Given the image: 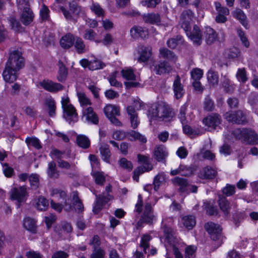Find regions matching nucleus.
<instances>
[{"mask_svg":"<svg viewBox=\"0 0 258 258\" xmlns=\"http://www.w3.org/2000/svg\"><path fill=\"white\" fill-rule=\"evenodd\" d=\"M217 174L216 171L210 166H207L201 169L198 176L201 179H213L215 177Z\"/></svg>","mask_w":258,"mask_h":258,"instance_id":"obj_24","label":"nucleus"},{"mask_svg":"<svg viewBox=\"0 0 258 258\" xmlns=\"http://www.w3.org/2000/svg\"><path fill=\"white\" fill-rule=\"evenodd\" d=\"M46 172L48 176L51 178L57 179L59 176L56 163L53 161L48 163Z\"/></svg>","mask_w":258,"mask_h":258,"instance_id":"obj_32","label":"nucleus"},{"mask_svg":"<svg viewBox=\"0 0 258 258\" xmlns=\"http://www.w3.org/2000/svg\"><path fill=\"white\" fill-rule=\"evenodd\" d=\"M232 134L236 140H240L243 143L249 145L258 143V135L251 128H237L233 130Z\"/></svg>","mask_w":258,"mask_h":258,"instance_id":"obj_2","label":"nucleus"},{"mask_svg":"<svg viewBox=\"0 0 258 258\" xmlns=\"http://www.w3.org/2000/svg\"><path fill=\"white\" fill-rule=\"evenodd\" d=\"M215 103L209 96H207L204 101V109L207 111H212L214 109Z\"/></svg>","mask_w":258,"mask_h":258,"instance_id":"obj_55","label":"nucleus"},{"mask_svg":"<svg viewBox=\"0 0 258 258\" xmlns=\"http://www.w3.org/2000/svg\"><path fill=\"white\" fill-rule=\"evenodd\" d=\"M186 35L197 45H200L202 43V35L200 28L196 25H195L192 29L190 26L187 30H184Z\"/></svg>","mask_w":258,"mask_h":258,"instance_id":"obj_10","label":"nucleus"},{"mask_svg":"<svg viewBox=\"0 0 258 258\" xmlns=\"http://www.w3.org/2000/svg\"><path fill=\"white\" fill-rule=\"evenodd\" d=\"M119 163L120 166L124 169H125L128 171H131L133 169V165L131 161H128L125 158H121Z\"/></svg>","mask_w":258,"mask_h":258,"instance_id":"obj_64","label":"nucleus"},{"mask_svg":"<svg viewBox=\"0 0 258 258\" xmlns=\"http://www.w3.org/2000/svg\"><path fill=\"white\" fill-rule=\"evenodd\" d=\"M204 206L208 215L212 216L217 214L218 211L216 207H214L210 202L204 203Z\"/></svg>","mask_w":258,"mask_h":258,"instance_id":"obj_62","label":"nucleus"},{"mask_svg":"<svg viewBox=\"0 0 258 258\" xmlns=\"http://www.w3.org/2000/svg\"><path fill=\"white\" fill-rule=\"evenodd\" d=\"M39 85L44 90L51 93H56L63 89L61 84L49 80H43L39 83Z\"/></svg>","mask_w":258,"mask_h":258,"instance_id":"obj_14","label":"nucleus"},{"mask_svg":"<svg viewBox=\"0 0 258 258\" xmlns=\"http://www.w3.org/2000/svg\"><path fill=\"white\" fill-rule=\"evenodd\" d=\"M99 151L102 160L106 163H110L111 152L109 150V146L105 143L100 144Z\"/></svg>","mask_w":258,"mask_h":258,"instance_id":"obj_31","label":"nucleus"},{"mask_svg":"<svg viewBox=\"0 0 258 258\" xmlns=\"http://www.w3.org/2000/svg\"><path fill=\"white\" fill-rule=\"evenodd\" d=\"M174 113L167 105H159L155 109H153L151 115V119L158 121H168L173 116Z\"/></svg>","mask_w":258,"mask_h":258,"instance_id":"obj_4","label":"nucleus"},{"mask_svg":"<svg viewBox=\"0 0 258 258\" xmlns=\"http://www.w3.org/2000/svg\"><path fill=\"white\" fill-rule=\"evenodd\" d=\"M73 204L72 210L74 209L76 212L80 213H82L84 210V206L82 202L80 200L77 192H74L73 196Z\"/></svg>","mask_w":258,"mask_h":258,"instance_id":"obj_33","label":"nucleus"},{"mask_svg":"<svg viewBox=\"0 0 258 258\" xmlns=\"http://www.w3.org/2000/svg\"><path fill=\"white\" fill-rule=\"evenodd\" d=\"M224 116L227 121L233 123L244 124L247 122L245 114L241 110L227 112Z\"/></svg>","mask_w":258,"mask_h":258,"instance_id":"obj_8","label":"nucleus"},{"mask_svg":"<svg viewBox=\"0 0 258 258\" xmlns=\"http://www.w3.org/2000/svg\"><path fill=\"white\" fill-rule=\"evenodd\" d=\"M10 194L11 198L19 203L25 200V197L27 195L26 188L24 186L13 188Z\"/></svg>","mask_w":258,"mask_h":258,"instance_id":"obj_16","label":"nucleus"},{"mask_svg":"<svg viewBox=\"0 0 258 258\" xmlns=\"http://www.w3.org/2000/svg\"><path fill=\"white\" fill-rule=\"evenodd\" d=\"M234 17L238 19L241 24L245 28H247V22L246 21V16L244 14L243 11L241 9H237L234 12Z\"/></svg>","mask_w":258,"mask_h":258,"instance_id":"obj_44","label":"nucleus"},{"mask_svg":"<svg viewBox=\"0 0 258 258\" xmlns=\"http://www.w3.org/2000/svg\"><path fill=\"white\" fill-rule=\"evenodd\" d=\"M174 184L180 186L179 190L181 192H183L185 190L186 187L188 184V182L185 178L179 177H175L173 180Z\"/></svg>","mask_w":258,"mask_h":258,"instance_id":"obj_47","label":"nucleus"},{"mask_svg":"<svg viewBox=\"0 0 258 258\" xmlns=\"http://www.w3.org/2000/svg\"><path fill=\"white\" fill-rule=\"evenodd\" d=\"M49 10L48 8L45 5L42 4L40 9V15L42 20H47L49 17Z\"/></svg>","mask_w":258,"mask_h":258,"instance_id":"obj_63","label":"nucleus"},{"mask_svg":"<svg viewBox=\"0 0 258 258\" xmlns=\"http://www.w3.org/2000/svg\"><path fill=\"white\" fill-rule=\"evenodd\" d=\"M160 57L167 59L170 61H176L177 57L173 52L166 48H161L159 49Z\"/></svg>","mask_w":258,"mask_h":258,"instance_id":"obj_35","label":"nucleus"},{"mask_svg":"<svg viewBox=\"0 0 258 258\" xmlns=\"http://www.w3.org/2000/svg\"><path fill=\"white\" fill-rule=\"evenodd\" d=\"M207 79L211 86L214 87L218 85L219 77L217 72L209 70L207 73Z\"/></svg>","mask_w":258,"mask_h":258,"instance_id":"obj_43","label":"nucleus"},{"mask_svg":"<svg viewBox=\"0 0 258 258\" xmlns=\"http://www.w3.org/2000/svg\"><path fill=\"white\" fill-rule=\"evenodd\" d=\"M162 228L166 238L169 241H172L174 239L173 230L171 227L164 224V221L162 222Z\"/></svg>","mask_w":258,"mask_h":258,"instance_id":"obj_56","label":"nucleus"},{"mask_svg":"<svg viewBox=\"0 0 258 258\" xmlns=\"http://www.w3.org/2000/svg\"><path fill=\"white\" fill-rule=\"evenodd\" d=\"M194 17V13L191 10H186L182 12L180 17L179 24L183 30L189 28Z\"/></svg>","mask_w":258,"mask_h":258,"instance_id":"obj_13","label":"nucleus"},{"mask_svg":"<svg viewBox=\"0 0 258 258\" xmlns=\"http://www.w3.org/2000/svg\"><path fill=\"white\" fill-rule=\"evenodd\" d=\"M222 119L221 116L216 113H212L208 115L203 119V123L211 128V130H215L216 127L221 124Z\"/></svg>","mask_w":258,"mask_h":258,"instance_id":"obj_11","label":"nucleus"},{"mask_svg":"<svg viewBox=\"0 0 258 258\" xmlns=\"http://www.w3.org/2000/svg\"><path fill=\"white\" fill-rule=\"evenodd\" d=\"M90 9L97 16L101 17L104 16V10L98 4L93 3L90 7Z\"/></svg>","mask_w":258,"mask_h":258,"instance_id":"obj_61","label":"nucleus"},{"mask_svg":"<svg viewBox=\"0 0 258 258\" xmlns=\"http://www.w3.org/2000/svg\"><path fill=\"white\" fill-rule=\"evenodd\" d=\"M151 237L148 234H145L142 237L140 246L143 248L145 253H147L146 250L149 247V241Z\"/></svg>","mask_w":258,"mask_h":258,"instance_id":"obj_60","label":"nucleus"},{"mask_svg":"<svg viewBox=\"0 0 258 258\" xmlns=\"http://www.w3.org/2000/svg\"><path fill=\"white\" fill-rule=\"evenodd\" d=\"M168 153L166 147L162 145L156 146L154 150L153 157L160 162H165Z\"/></svg>","mask_w":258,"mask_h":258,"instance_id":"obj_18","label":"nucleus"},{"mask_svg":"<svg viewBox=\"0 0 258 258\" xmlns=\"http://www.w3.org/2000/svg\"><path fill=\"white\" fill-rule=\"evenodd\" d=\"M151 69L157 75L168 73L172 70L171 67L166 61L154 62L151 66Z\"/></svg>","mask_w":258,"mask_h":258,"instance_id":"obj_17","label":"nucleus"},{"mask_svg":"<svg viewBox=\"0 0 258 258\" xmlns=\"http://www.w3.org/2000/svg\"><path fill=\"white\" fill-rule=\"evenodd\" d=\"M39 175L36 173L29 176V180L32 189H36L39 186Z\"/></svg>","mask_w":258,"mask_h":258,"instance_id":"obj_53","label":"nucleus"},{"mask_svg":"<svg viewBox=\"0 0 258 258\" xmlns=\"http://www.w3.org/2000/svg\"><path fill=\"white\" fill-rule=\"evenodd\" d=\"M138 51L140 54V56L138 58V61L146 62L151 56L152 47L150 46H140Z\"/></svg>","mask_w":258,"mask_h":258,"instance_id":"obj_20","label":"nucleus"},{"mask_svg":"<svg viewBox=\"0 0 258 258\" xmlns=\"http://www.w3.org/2000/svg\"><path fill=\"white\" fill-rule=\"evenodd\" d=\"M69 8L70 11H68L63 7H60V10L67 20L75 23L77 20L75 18V15H78L80 11V8L74 2L69 3Z\"/></svg>","mask_w":258,"mask_h":258,"instance_id":"obj_9","label":"nucleus"},{"mask_svg":"<svg viewBox=\"0 0 258 258\" xmlns=\"http://www.w3.org/2000/svg\"><path fill=\"white\" fill-rule=\"evenodd\" d=\"M58 73L57 80L58 81L62 82L64 81L67 77L68 72V69L61 60L58 61Z\"/></svg>","mask_w":258,"mask_h":258,"instance_id":"obj_38","label":"nucleus"},{"mask_svg":"<svg viewBox=\"0 0 258 258\" xmlns=\"http://www.w3.org/2000/svg\"><path fill=\"white\" fill-rule=\"evenodd\" d=\"M34 15L29 8H24L20 16V20L25 26L30 24L34 19Z\"/></svg>","mask_w":258,"mask_h":258,"instance_id":"obj_23","label":"nucleus"},{"mask_svg":"<svg viewBox=\"0 0 258 258\" xmlns=\"http://www.w3.org/2000/svg\"><path fill=\"white\" fill-rule=\"evenodd\" d=\"M182 221L184 226L188 229H192L196 225V220L192 216H186L182 218Z\"/></svg>","mask_w":258,"mask_h":258,"instance_id":"obj_48","label":"nucleus"},{"mask_svg":"<svg viewBox=\"0 0 258 258\" xmlns=\"http://www.w3.org/2000/svg\"><path fill=\"white\" fill-rule=\"evenodd\" d=\"M143 20L146 23L153 24L160 22V17L158 14L148 13L143 15Z\"/></svg>","mask_w":258,"mask_h":258,"instance_id":"obj_39","label":"nucleus"},{"mask_svg":"<svg viewBox=\"0 0 258 258\" xmlns=\"http://www.w3.org/2000/svg\"><path fill=\"white\" fill-rule=\"evenodd\" d=\"M183 42L182 37L180 35H177L174 38L169 39L167 42V45L169 48L174 49L178 45L182 44Z\"/></svg>","mask_w":258,"mask_h":258,"instance_id":"obj_46","label":"nucleus"},{"mask_svg":"<svg viewBox=\"0 0 258 258\" xmlns=\"http://www.w3.org/2000/svg\"><path fill=\"white\" fill-rule=\"evenodd\" d=\"M44 105L47 108L48 115L53 117L56 114V103L55 100L51 97L46 98L44 100Z\"/></svg>","mask_w":258,"mask_h":258,"instance_id":"obj_29","label":"nucleus"},{"mask_svg":"<svg viewBox=\"0 0 258 258\" xmlns=\"http://www.w3.org/2000/svg\"><path fill=\"white\" fill-rule=\"evenodd\" d=\"M221 85L226 93H232L234 90V85L231 83L229 79L225 76L224 77L221 82Z\"/></svg>","mask_w":258,"mask_h":258,"instance_id":"obj_49","label":"nucleus"},{"mask_svg":"<svg viewBox=\"0 0 258 258\" xmlns=\"http://www.w3.org/2000/svg\"><path fill=\"white\" fill-rule=\"evenodd\" d=\"M127 135L132 138H130V140L131 141L139 140L142 143H146L147 142V139L144 136L136 131H132L127 133Z\"/></svg>","mask_w":258,"mask_h":258,"instance_id":"obj_54","label":"nucleus"},{"mask_svg":"<svg viewBox=\"0 0 258 258\" xmlns=\"http://www.w3.org/2000/svg\"><path fill=\"white\" fill-rule=\"evenodd\" d=\"M77 96L80 102V104L83 110L87 107H89L91 105L90 100L87 97L86 94L83 92H78Z\"/></svg>","mask_w":258,"mask_h":258,"instance_id":"obj_42","label":"nucleus"},{"mask_svg":"<svg viewBox=\"0 0 258 258\" xmlns=\"http://www.w3.org/2000/svg\"><path fill=\"white\" fill-rule=\"evenodd\" d=\"M76 51L79 54L85 53L89 50L83 40L80 37L76 36L74 43Z\"/></svg>","mask_w":258,"mask_h":258,"instance_id":"obj_28","label":"nucleus"},{"mask_svg":"<svg viewBox=\"0 0 258 258\" xmlns=\"http://www.w3.org/2000/svg\"><path fill=\"white\" fill-rule=\"evenodd\" d=\"M206 41L208 44L213 43L217 38L216 31L211 27H206L205 31Z\"/></svg>","mask_w":258,"mask_h":258,"instance_id":"obj_36","label":"nucleus"},{"mask_svg":"<svg viewBox=\"0 0 258 258\" xmlns=\"http://www.w3.org/2000/svg\"><path fill=\"white\" fill-rule=\"evenodd\" d=\"M94 194L95 195L96 200L93 211L95 214H97L108 202L113 199V197L110 194L105 193L97 195L95 192H94Z\"/></svg>","mask_w":258,"mask_h":258,"instance_id":"obj_7","label":"nucleus"},{"mask_svg":"<svg viewBox=\"0 0 258 258\" xmlns=\"http://www.w3.org/2000/svg\"><path fill=\"white\" fill-rule=\"evenodd\" d=\"M173 90L174 97L179 99L182 97L184 94L183 86L181 83V79L178 75H176L173 83Z\"/></svg>","mask_w":258,"mask_h":258,"instance_id":"obj_19","label":"nucleus"},{"mask_svg":"<svg viewBox=\"0 0 258 258\" xmlns=\"http://www.w3.org/2000/svg\"><path fill=\"white\" fill-rule=\"evenodd\" d=\"M24 227L28 231L32 233H35L36 232V221L30 218H26L23 220Z\"/></svg>","mask_w":258,"mask_h":258,"instance_id":"obj_41","label":"nucleus"},{"mask_svg":"<svg viewBox=\"0 0 258 258\" xmlns=\"http://www.w3.org/2000/svg\"><path fill=\"white\" fill-rule=\"evenodd\" d=\"M205 228L210 235L211 238L216 242L217 246H220L223 243L224 239L222 235V228L221 226L211 222L205 224Z\"/></svg>","mask_w":258,"mask_h":258,"instance_id":"obj_6","label":"nucleus"},{"mask_svg":"<svg viewBox=\"0 0 258 258\" xmlns=\"http://www.w3.org/2000/svg\"><path fill=\"white\" fill-rule=\"evenodd\" d=\"M153 169V165L149 160L145 164L139 166L134 171L133 179L136 181H138L139 179V176L140 174L144 173L145 172L151 171Z\"/></svg>","mask_w":258,"mask_h":258,"instance_id":"obj_21","label":"nucleus"},{"mask_svg":"<svg viewBox=\"0 0 258 258\" xmlns=\"http://www.w3.org/2000/svg\"><path fill=\"white\" fill-rule=\"evenodd\" d=\"M61 103L63 109V117L69 124H74L78 120V114L75 107L70 103L68 96L61 97Z\"/></svg>","mask_w":258,"mask_h":258,"instance_id":"obj_3","label":"nucleus"},{"mask_svg":"<svg viewBox=\"0 0 258 258\" xmlns=\"http://www.w3.org/2000/svg\"><path fill=\"white\" fill-rule=\"evenodd\" d=\"M19 71L6 65L3 73V77L5 82L12 83L18 78Z\"/></svg>","mask_w":258,"mask_h":258,"instance_id":"obj_15","label":"nucleus"},{"mask_svg":"<svg viewBox=\"0 0 258 258\" xmlns=\"http://www.w3.org/2000/svg\"><path fill=\"white\" fill-rule=\"evenodd\" d=\"M197 247L189 245L185 249V258H195Z\"/></svg>","mask_w":258,"mask_h":258,"instance_id":"obj_57","label":"nucleus"},{"mask_svg":"<svg viewBox=\"0 0 258 258\" xmlns=\"http://www.w3.org/2000/svg\"><path fill=\"white\" fill-rule=\"evenodd\" d=\"M135 213L140 215V219L136 224V228L140 229L143 227L144 224L151 225L155 219L154 214V209L149 203H146L143 205L142 196L139 195L137 203L135 205Z\"/></svg>","mask_w":258,"mask_h":258,"instance_id":"obj_1","label":"nucleus"},{"mask_svg":"<svg viewBox=\"0 0 258 258\" xmlns=\"http://www.w3.org/2000/svg\"><path fill=\"white\" fill-rule=\"evenodd\" d=\"M49 205L48 201L44 197H40L36 203L35 207L39 211H45Z\"/></svg>","mask_w":258,"mask_h":258,"instance_id":"obj_50","label":"nucleus"},{"mask_svg":"<svg viewBox=\"0 0 258 258\" xmlns=\"http://www.w3.org/2000/svg\"><path fill=\"white\" fill-rule=\"evenodd\" d=\"M9 58L6 65L20 71L25 65V59L22 56L21 51L18 50H10L9 53Z\"/></svg>","mask_w":258,"mask_h":258,"instance_id":"obj_5","label":"nucleus"},{"mask_svg":"<svg viewBox=\"0 0 258 258\" xmlns=\"http://www.w3.org/2000/svg\"><path fill=\"white\" fill-rule=\"evenodd\" d=\"M76 142L79 147L85 149H88L90 146V140L85 135H78L76 138Z\"/></svg>","mask_w":258,"mask_h":258,"instance_id":"obj_40","label":"nucleus"},{"mask_svg":"<svg viewBox=\"0 0 258 258\" xmlns=\"http://www.w3.org/2000/svg\"><path fill=\"white\" fill-rule=\"evenodd\" d=\"M104 112L108 118H110L111 116L120 115L119 108L111 104L107 105L104 108Z\"/></svg>","mask_w":258,"mask_h":258,"instance_id":"obj_37","label":"nucleus"},{"mask_svg":"<svg viewBox=\"0 0 258 258\" xmlns=\"http://www.w3.org/2000/svg\"><path fill=\"white\" fill-rule=\"evenodd\" d=\"M122 77L126 80H135L136 76L132 69L122 70L121 72Z\"/></svg>","mask_w":258,"mask_h":258,"instance_id":"obj_58","label":"nucleus"},{"mask_svg":"<svg viewBox=\"0 0 258 258\" xmlns=\"http://www.w3.org/2000/svg\"><path fill=\"white\" fill-rule=\"evenodd\" d=\"M97 36V34L93 30L91 29H86L85 31V33L84 34L83 37L86 40H89L91 41H94L97 43L101 42L100 40H96V37Z\"/></svg>","mask_w":258,"mask_h":258,"instance_id":"obj_52","label":"nucleus"},{"mask_svg":"<svg viewBox=\"0 0 258 258\" xmlns=\"http://www.w3.org/2000/svg\"><path fill=\"white\" fill-rule=\"evenodd\" d=\"M76 37L69 33L62 36L60 40V45L63 49H69L74 45Z\"/></svg>","mask_w":258,"mask_h":258,"instance_id":"obj_25","label":"nucleus"},{"mask_svg":"<svg viewBox=\"0 0 258 258\" xmlns=\"http://www.w3.org/2000/svg\"><path fill=\"white\" fill-rule=\"evenodd\" d=\"M52 195L58 201L62 200L63 203L64 210L67 211H70L72 209V207L69 203V198L67 196L65 191L60 189L55 188L52 190Z\"/></svg>","mask_w":258,"mask_h":258,"instance_id":"obj_12","label":"nucleus"},{"mask_svg":"<svg viewBox=\"0 0 258 258\" xmlns=\"http://www.w3.org/2000/svg\"><path fill=\"white\" fill-rule=\"evenodd\" d=\"M166 174L163 172H160L156 175L154 178L153 183L155 190H158L160 186L166 182Z\"/></svg>","mask_w":258,"mask_h":258,"instance_id":"obj_34","label":"nucleus"},{"mask_svg":"<svg viewBox=\"0 0 258 258\" xmlns=\"http://www.w3.org/2000/svg\"><path fill=\"white\" fill-rule=\"evenodd\" d=\"M83 113L88 121L95 124H98V118L91 107L89 106L83 110Z\"/></svg>","mask_w":258,"mask_h":258,"instance_id":"obj_27","label":"nucleus"},{"mask_svg":"<svg viewBox=\"0 0 258 258\" xmlns=\"http://www.w3.org/2000/svg\"><path fill=\"white\" fill-rule=\"evenodd\" d=\"M105 64L100 60L95 59L90 61L89 70L94 71L102 69L105 67Z\"/></svg>","mask_w":258,"mask_h":258,"instance_id":"obj_51","label":"nucleus"},{"mask_svg":"<svg viewBox=\"0 0 258 258\" xmlns=\"http://www.w3.org/2000/svg\"><path fill=\"white\" fill-rule=\"evenodd\" d=\"M190 75L194 81L200 80L203 77V71L199 68L194 69L190 72Z\"/></svg>","mask_w":258,"mask_h":258,"instance_id":"obj_59","label":"nucleus"},{"mask_svg":"<svg viewBox=\"0 0 258 258\" xmlns=\"http://www.w3.org/2000/svg\"><path fill=\"white\" fill-rule=\"evenodd\" d=\"M92 175L94 178L96 184L103 185L105 181V176L103 172L94 171L92 172Z\"/></svg>","mask_w":258,"mask_h":258,"instance_id":"obj_45","label":"nucleus"},{"mask_svg":"<svg viewBox=\"0 0 258 258\" xmlns=\"http://www.w3.org/2000/svg\"><path fill=\"white\" fill-rule=\"evenodd\" d=\"M218 203L221 210L225 216H228L230 213L231 207L230 203L226 198L222 195H219Z\"/></svg>","mask_w":258,"mask_h":258,"instance_id":"obj_30","label":"nucleus"},{"mask_svg":"<svg viewBox=\"0 0 258 258\" xmlns=\"http://www.w3.org/2000/svg\"><path fill=\"white\" fill-rule=\"evenodd\" d=\"M131 35L132 37L137 38H146L148 35L147 29L140 26H134L130 30Z\"/></svg>","mask_w":258,"mask_h":258,"instance_id":"obj_26","label":"nucleus"},{"mask_svg":"<svg viewBox=\"0 0 258 258\" xmlns=\"http://www.w3.org/2000/svg\"><path fill=\"white\" fill-rule=\"evenodd\" d=\"M126 111L131 122V126L134 129L136 128L140 123V121L135 108L132 106H129L127 107Z\"/></svg>","mask_w":258,"mask_h":258,"instance_id":"obj_22","label":"nucleus"}]
</instances>
